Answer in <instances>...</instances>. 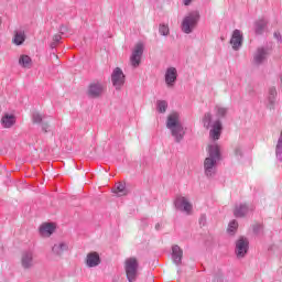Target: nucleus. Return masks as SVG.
Instances as JSON below:
<instances>
[{
  "label": "nucleus",
  "mask_w": 282,
  "mask_h": 282,
  "mask_svg": "<svg viewBox=\"0 0 282 282\" xmlns=\"http://www.w3.org/2000/svg\"><path fill=\"white\" fill-rule=\"evenodd\" d=\"M159 32H160L161 36H169V34H171L169 25H166V24H160Z\"/></svg>",
  "instance_id": "nucleus-30"
},
{
  "label": "nucleus",
  "mask_w": 282,
  "mask_h": 282,
  "mask_svg": "<svg viewBox=\"0 0 282 282\" xmlns=\"http://www.w3.org/2000/svg\"><path fill=\"white\" fill-rule=\"evenodd\" d=\"M166 129L171 131V135L174 138L175 142L180 143L184 140L186 129H184V126L182 124L180 112H172L167 116Z\"/></svg>",
  "instance_id": "nucleus-2"
},
{
  "label": "nucleus",
  "mask_w": 282,
  "mask_h": 282,
  "mask_svg": "<svg viewBox=\"0 0 282 282\" xmlns=\"http://www.w3.org/2000/svg\"><path fill=\"white\" fill-rule=\"evenodd\" d=\"M234 153H235V156L237 158V160H241V158H243V148H241V145H237L234 149Z\"/></svg>",
  "instance_id": "nucleus-31"
},
{
  "label": "nucleus",
  "mask_w": 282,
  "mask_h": 282,
  "mask_svg": "<svg viewBox=\"0 0 282 282\" xmlns=\"http://www.w3.org/2000/svg\"><path fill=\"white\" fill-rule=\"evenodd\" d=\"M198 23H199V12L193 11L184 17L181 24V30L182 32H184V34H193Z\"/></svg>",
  "instance_id": "nucleus-5"
},
{
  "label": "nucleus",
  "mask_w": 282,
  "mask_h": 282,
  "mask_svg": "<svg viewBox=\"0 0 282 282\" xmlns=\"http://www.w3.org/2000/svg\"><path fill=\"white\" fill-rule=\"evenodd\" d=\"M205 129H210L209 138L212 140H219L221 138V120H213V113L206 112L202 119Z\"/></svg>",
  "instance_id": "nucleus-3"
},
{
  "label": "nucleus",
  "mask_w": 282,
  "mask_h": 282,
  "mask_svg": "<svg viewBox=\"0 0 282 282\" xmlns=\"http://www.w3.org/2000/svg\"><path fill=\"white\" fill-rule=\"evenodd\" d=\"M280 85H281V87H282V77L280 78Z\"/></svg>",
  "instance_id": "nucleus-39"
},
{
  "label": "nucleus",
  "mask_w": 282,
  "mask_h": 282,
  "mask_svg": "<svg viewBox=\"0 0 282 282\" xmlns=\"http://www.w3.org/2000/svg\"><path fill=\"white\" fill-rule=\"evenodd\" d=\"M123 268L126 272V276L129 282L138 281V276L140 274V262H138V258L130 257L127 258L123 262Z\"/></svg>",
  "instance_id": "nucleus-4"
},
{
  "label": "nucleus",
  "mask_w": 282,
  "mask_h": 282,
  "mask_svg": "<svg viewBox=\"0 0 282 282\" xmlns=\"http://www.w3.org/2000/svg\"><path fill=\"white\" fill-rule=\"evenodd\" d=\"M105 94V84L102 82H91L88 85L87 96L89 98H100V96Z\"/></svg>",
  "instance_id": "nucleus-10"
},
{
  "label": "nucleus",
  "mask_w": 282,
  "mask_h": 282,
  "mask_svg": "<svg viewBox=\"0 0 282 282\" xmlns=\"http://www.w3.org/2000/svg\"><path fill=\"white\" fill-rule=\"evenodd\" d=\"M177 82V68L169 67L165 70V84L167 87H173Z\"/></svg>",
  "instance_id": "nucleus-17"
},
{
  "label": "nucleus",
  "mask_w": 282,
  "mask_h": 282,
  "mask_svg": "<svg viewBox=\"0 0 282 282\" xmlns=\"http://www.w3.org/2000/svg\"><path fill=\"white\" fill-rule=\"evenodd\" d=\"M41 127L44 133H47L50 131V122H47V119L41 123Z\"/></svg>",
  "instance_id": "nucleus-33"
},
{
  "label": "nucleus",
  "mask_w": 282,
  "mask_h": 282,
  "mask_svg": "<svg viewBox=\"0 0 282 282\" xmlns=\"http://www.w3.org/2000/svg\"><path fill=\"white\" fill-rule=\"evenodd\" d=\"M156 109L159 113H166V109H169V104L165 100H159L156 102Z\"/></svg>",
  "instance_id": "nucleus-27"
},
{
  "label": "nucleus",
  "mask_w": 282,
  "mask_h": 282,
  "mask_svg": "<svg viewBox=\"0 0 282 282\" xmlns=\"http://www.w3.org/2000/svg\"><path fill=\"white\" fill-rule=\"evenodd\" d=\"M13 43L14 45H21L22 43H25V31H15L13 36Z\"/></svg>",
  "instance_id": "nucleus-23"
},
{
  "label": "nucleus",
  "mask_w": 282,
  "mask_h": 282,
  "mask_svg": "<svg viewBox=\"0 0 282 282\" xmlns=\"http://www.w3.org/2000/svg\"><path fill=\"white\" fill-rule=\"evenodd\" d=\"M47 120V117L41 115L40 112H33L32 122L33 124H43Z\"/></svg>",
  "instance_id": "nucleus-26"
},
{
  "label": "nucleus",
  "mask_w": 282,
  "mask_h": 282,
  "mask_svg": "<svg viewBox=\"0 0 282 282\" xmlns=\"http://www.w3.org/2000/svg\"><path fill=\"white\" fill-rule=\"evenodd\" d=\"M19 65L24 69H30V67H32V58L28 55H21L19 58Z\"/></svg>",
  "instance_id": "nucleus-24"
},
{
  "label": "nucleus",
  "mask_w": 282,
  "mask_h": 282,
  "mask_svg": "<svg viewBox=\"0 0 282 282\" xmlns=\"http://www.w3.org/2000/svg\"><path fill=\"white\" fill-rule=\"evenodd\" d=\"M254 210V206L248 204H239L236 205L234 209L235 217L241 218L246 217V215H250Z\"/></svg>",
  "instance_id": "nucleus-14"
},
{
  "label": "nucleus",
  "mask_w": 282,
  "mask_h": 282,
  "mask_svg": "<svg viewBox=\"0 0 282 282\" xmlns=\"http://www.w3.org/2000/svg\"><path fill=\"white\" fill-rule=\"evenodd\" d=\"M174 206L177 210L185 213L186 215H192L193 213V204L185 196H177L174 200Z\"/></svg>",
  "instance_id": "nucleus-8"
},
{
  "label": "nucleus",
  "mask_w": 282,
  "mask_h": 282,
  "mask_svg": "<svg viewBox=\"0 0 282 282\" xmlns=\"http://www.w3.org/2000/svg\"><path fill=\"white\" fill-rule=\"evenodd\" d=\"M61 39H62L61 34H56L53 36V42L61 43Z\"/></svg>",
  "instance_id": "nucleus-35"
},
{
  "label": "nucleus",
  "mask_w": 282,
  "mask_h": 282,
  "mask_svg": "<svg viewBox=\"0 0 282 282\" xmlns=\"http://www.w3.org/2000/svg\"><path fill=\"white\" fill-rule=\"evenodd\" d=\"M215 111H216L217 118H226V115L228 113V108L216 106Z\"/></svg>",
  "instance_id": "nucleus-29"
},
{
  "label": "nucleus",
  "mask_w": 282,
  "mask_h": 282,
  "mask_svg": "<svg viewBox=\"0 0 282 282\" xmlns=\"http://www.w3.org/2000/svg\"><path fill=\"white\" fill-rule=\"evenodd\" d=\"M124 73L122 72V68L116 67L111 74V83L119 91V89H122V86L124 85Z\"/></svg>",
  "instance_id": "nucleus-11"
},
{
  "label": "nucleus",
  "mask_w": 282,
  "mask_h": 282,
  "mask_svg": "<svg viewBox=\"0 0 282 282\" xmlns=\"http://www.w3.org/2000/svg\"><path fill=\"white\" fill-rule=\"evenodd\" d=\"M249 248H250V241H248V238L240 237L236 241L235 253L237 259H243L248 254Z\"/></svg>",
  "instance_id": "nucleus-9"
},
{
  "label": "nucleus",
  "mask_w": 282,
  "mask_h": 282,
  "mask_svg": "<svg viewBox=\"0 0 282 282\" xmlns=\"http://www.w3.org/2000/svg\"><path fill=\"white\" fill-rule=\"evenodd\" d=\"M268 48L265 47H258L253 54V63L254 65H263L265 61H268Z\"/></svg>",
  "instance_id": "nucleus-16"
},
{
  "label": "nucleus",
  "mask_w": 282,
  "mask_h": 282,
  "mask_svg": "<svg viewBox=\"0 0 282 282\" xmlns=\"http://www.w3.org/2000/svg\"><path fill=\"white\" fill-rule=\"evenodd\" d=\"M237 228H239V223H237V220H231L228 225L227 232L229 235H235V232H237Z\"/></svg>",
  "instance_id": "nucleus-28"
},
{
  "label": "nucleus",
  "mask_w": 282,
  "mask_h": 282,
  "mask_svg": "<svg viewBox=\"0 0 282 282\" xmlns=\"http://www.w3.org/2000/svg\"><path fill=\"white\" fill-rule=\"evenodd\" d=\"M54 230H56V227L52 223H46L40 226L41 237H52V235H54Z\"/></svg>",
  "instance_id": "nucleus-20"
},
{
  "label": "nucleus",
  "mask_w": 282,
  "mask_h": 282,
  "mask_svg": "<svg viewBox=\"0 0 282 282\" xmlns=\"http://www.w3.org/2000/svg\"><path fill=\"white\" fill-rule=\"evenodd\" d=\"M112 193H115L117 197H124V195H128L129 191H127L124 183H118Z\"/></svg>",
  "instance_id": "nucleus-22"
},
{
  "label": "nucleus",
  "mask_w": 282,
  "mask_h": 282,
  "mask_svg": "<svg viewBox=\"0 0 282 282\" xmlns=\"http://www.w3.org/2000/svg\"><path fill=\"white\" fill-rule=\"evenodd\" d=\"M182 257H184V251L180 246L175 245L172 247V259L175 265H180L182 263Z\"/></svg>",
  "instance_id": "nucleus-21"
},
{
  "label": "nucleus",
  "mask_w": 282,
  "mask_h": 282,
  "mask_svg": "<svg viewBox=\"0 0 282 282\" xmlns=\"http://www.w3.org/2000/svg\"><path fill=\"white\" fill-rule=\"evenodd\" d=\"M252 230H253L254 235H261V232H263V224L256 223L252 226Z\"/></svg>",
  "instance_id": "nucleus-32"
},
{
  "label": "nucleus",
  "mask_w": 282,
  "mask_h": 282,
  "mask_svg": "<svg viewBox=\"0 0 282 282\" xmlns=\"http://www.w3.org/2000/svg\"><path fill=\"white\" fill-rule=\"evenodd\" d=\"M101 263L100 254L96 251H91L87 253L85 258V264L86 268H98V265Z\"/></svg>",
  "instance_id": "nucleus-15"
},
{
  "label": "nucleus",
  "mask_w": 282,
  "mask_h": 282,
  "mask_svg": "<svg viewBox=\"0 0 282 282\" xmlns=\"http://www.w3.org/2000/svg\"><path fill=\"white\" fill-rule=\"evenodd\" d=\"M57 44H58L57 42H54V41H53V42L51 43V50H55V47H56Z\"/></svg>",
  "instance_id": "nucleus-37"
},
{
  "label": "nucleus",
  "mask_w": 282,
  "mask_h": 282,
  "mask_svg": "<svg viewBox=\"0 0 282 282\" xmlns=\"http://www.w3.org/2000/svg\"><path fill=\"white\" fill-rule=\"evenodd\" d=\"M199 224L200 226H206V215L200 216Z\"/></svg>",
  "instance_id": "nucleus-34"
},
{
  "label": "nucleus",
  "mask_w": 282,
  "mask_h": 282,
  "mask_svg": "<svg viewBox=\"0 0 282 282\" xmlns=\"http://www.w3.org/2000/svg\"><path fill=\"white\" fill-rule=\"evenodd\" d=\"M143 54H144V44H142V42H139L135 44L130 55L131 67H133L134 69L140 67V63H142Z\"/></svg>",
  "instance_id": "nucleus-7"
},
{
  "label": "nucleus",
  "mask_w": 282,
  "mask_h": 282,
  "mask_svg": "<svg viewBox=\"0 0 282 282\" xmlns=\"http://www.w3.org/2000/svg\"><path fill=\"white\" fill-rule=\"evenodd\" d=\"M265 25H268V22L263 19L257 20L254 22V32L256 34H263V30H265Z\"/></svg>",
  "instance_id": "nucleus-25"
},
{
  "label": "nucleus",
  "mask_w": 282,
  "mask_h": 282,
  "mask_svg": "<svg viewBox=\"0 0 282 282\" xmlns=\"http://www.w3.org/2000/svg\"><path fill=\"white\" fill-rule=\"evenodd\" d=\"M160 228H162V225H161L160 223H158V224L155 225V230H160Z\"/></svg>",
  "instance_id": "nucleus-38"
},
{
  "label": "nucleus",
  "mask_w": 282,
  "mask_h": 282,
  "mask_svg": "<svg viewBox=\"0 0 282 282\" xmlns=\"http://www.w3.org/2000/svg\"><path fill=\"white\" fill-rule=\"evenodd\" d=\"M17 124V117L14 115L4 113L1 118V126L3 129H12Z\"/></svg>",
  "instance_id": "nucleus-19"
},
{
  "label": "nucleus",
  "mask_w": 282,
  "mask_h": 282,
  "mask_svg": "<svg viewBox=\"0 0 282 282\" xmlns=\"http://www.w3.org/2000/svg\"><path fill=\"white\" fill-rule=\"evenodd\" d=\"M64 252H69V242L58 240L51 246V257H53V259H63Z\"/></svg>",
  "instance_id": "nucleus-6"
},
{
  "label": "nucleus",
  "mask_w": 282,
  "mask_h": 282,
  "mask_svg": "<svg viewBox=\"0 0 282 282\" xmlns=\"http://www.w3.org/2000/svg\"><path fill=\"white\" fill-rule=\"evenodd\" d=\"M21 265L23 270H32L34 268V251H24L21 256Z\"/></svg>",
  "instance_id": "nucleus-13"
},
{
  "label": "nucleus",
  "mask_w": 282,
  "mask_h": 282,
  "mask_svg": "<svg viewBox=\"0 0 282 282\" xmlns=\"http://www.w3.org/2000/svg\"><path fill=\"white\" fill-rule=\"evenodd\" d=\"M276 96H279L276 87L270 86L267 91V105L269 109H274V105H276Z\"/></svg>",
  "instance_id": "nucleus-18"
},
{
  "label": "nucleus",
  "mask_w": 282,
  "mask_h": 282,
  "mask_svg": "<svg viewBox=\"0 0 282 282\" xmlns=\"http://www.w3.org/2000/svg\"><path fill=\"white\" fill-rule=\"evenodd\" d=\"M221 162V148L219 144L213 143L207 148V158L204 160V173L207 177L217 175V164Z\"/></svg>",
  "instance_id": "nucleus-1"
},
{
  "label": "nucleus",
  "mask_w": 282,
  "mask_h": 282,
  "mask_svg": "<svg viewBox=\"0 0 282 282\" xmlns=\"http://www.w3.org/2000/svg\"><path fill=\"white\" fill-rule=\"evenodd\" d=\"M229 43L235 52H239V50H241V46L243 45V34L240 30H234Z\"/></svg>",
  "instance_id": "nucleus-12"
},
{
  "label": "nucleus",
  "mask_w": 282,
  "mask_h": 282,
  "mask_svg": "<svg viewBox=\"0 0 282 282\" xmlns=\"http://www.w3.org/2000/svg\"><path fill=\"white\" fill-rule=\"evenodd\" d=\"M184 6H191L193 3V0H183Z\"/></svg>",
  "instance_id": "nucleus-36"
}]
</instances>
